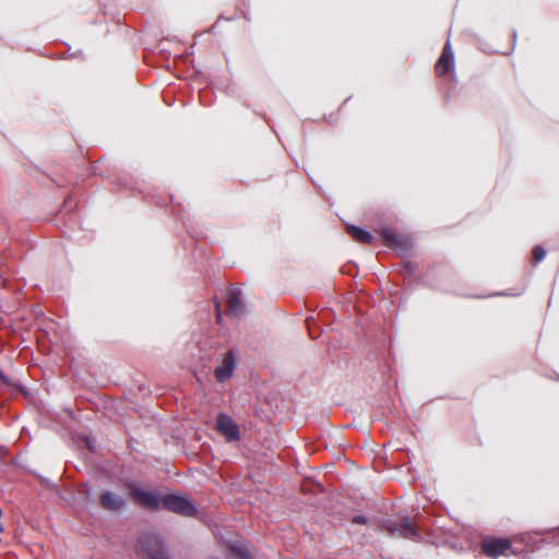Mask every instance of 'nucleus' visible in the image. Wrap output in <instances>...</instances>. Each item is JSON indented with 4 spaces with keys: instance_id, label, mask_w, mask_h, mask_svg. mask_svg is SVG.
<instances>
[{
    "instance_id": "f257e3e1",
    "label": "nucleus",
    "mask_w": 559,
    "mask_h": 559,
    "mask_svg": "<svg viewBox=\"0 0 559 559\" xmlns=\"http://www.w3.org/2000/svg\"><path fill=\"white\" fill-rule=\"evenodd\" d=\"M140 551L150 559H168L160 538L154 534H143L139 538Z\"/></svg>"
},
{
    "instance_id": "f03ea898",
    "label": "nucleus",
    "mask_w": 559,
    "mask_h": 559,
    "mask_svg": "<svg viewBox=\"0 0 559 559\" xmlns=\"http://www.w3.org/2000/svg\"><path fill=\"white\" fill-rule=\"evenodd\" d=\"M160 507L183 516H193L197 513L194 506L179 495H166L162 497Z\"/></svg>"
},
{
    "instance_id": "7ed1b4c3",
    "label": "nucleus",
    "mask_w": 559,
    "mask_h": 559,
    "mask_svg": "<svg viewBox=\"0 0 559 559\" xmlns=\"http://www.w3.org/2000/svg\"><path fill=\"white\" fill-rule=\"evenodd\" d=\"M383 530L392 537H401L411 540L419 539L417 527L407 518H404L400 523L385 522Z\"/></svg>"
},
{
    "instance_id": "20e7f679",
    "label": "nucleus",
    "mask_w": 559,
    "mask_h": 559,
    "mask_svg": "<svg viewBox=\"0 0 559 559\" xmlns=\"http://www.w3.org/2000/svg\"><path fill=\"white\" fill-rule=\"evenodd\" d=\"M511 545V540L506 537H485L480 547L487 557L496 559L499 556H506Z\"/></svg>"
},
{
    "instance_id": "39448f33",
    "label": "nucleus",
    "mask_w": 559,
    "mask_h": 559,
    "mask_svg": "<svg viewBox=\"0 0 559 559\" xmlns=\"http://www.w3.org/2000/svg\"><path fill=\"white\" fill-rule=\"evenodd\" d=\"M455 59L450 40H448L442 52L435 64V74L438 78L454 73Z\"/></svg>"
},
{
    "instance_id": "423d86ee",
    "label": "nucleus",
    "mask_w": 559,
    "mask_h": 559,
    "mask_svg": "<svg viewBox=\"0 0 559 559\" xmlns=\"http://www.w3.org/2000/svg\"><path fill=\"white\" fill-rule=\"evenodd\" d=\"M216 430L229 442L240 438L239 428L234 419L226 414H218L216 418Z\"/></svg>"
},
{
    "instance_id": "0eeeda50",
    "label": "nucleus",
    "mask_w": 559,
    "mask_h": 559,
    "mask_svg": "<svg viewBox=\"0 0 559 559\" xmlns=\"http://www.w3.org/2000/svg\"><path fill=\"white\" fill-rule=\"evenodd\" d=\"M130 497L144 509L158 510L160 508L162 498L135 486L130 489Z\"/></svg>"
},
{
    "instance_id": "6e6552de",
    "label": "nucleus",
    "mask_w": 559,
    "mask_h": 559,
    "mask_svg": "<svg viewBox=\"0 0 559 559\" xmlns=\"http://www.w3.org/2000/svg\"><path fill=\"white\" fill-rule=\"evenodd\" d=\"M227 314L229 317L238 318L245 312V305L240 300V290L233 288L227 294L226 299Z\"/></svg>"
},
{
    "instance_id": "1a4fd4ad",
    "label": "nucleus",
    "mask_w": 559,
    "mask_h": 559,
    "mask_svg": "<svg viewBox=\"0 0 559 559\" xmlns=\"http://www.w3.org/2000/svg\"><path fill=\"white\" fill-rule=\"evenodd\" d=\"M235 356L231 350L224 355L222 364L215 369V378L217 381L223 382L229 379L235 370Z\"/></svg>"
},
{
    "instance_id": "9d476101",
    "label": "nucleus",
    "mask_w": 559,
    "mask_h": 559,
    "mask_svg": "<svg viewBox=\"0 0 559 559\" xmlns=\"http://www.w3.org/2000/svg\"><path fill=\"white\" fill-rule=\"evenodd\" d=\"M382 242L390 248L394 249H408V240L402 236H399L391 228H384L381 230Z\"/></svg>"
},
{
    "instance_id": "9b49d317",
    "label": "nucleus",
    "mask_w": 559,
    "mask_h": 559,
    "mask_svg": "<svg viewBox=\"0 0 559 559\" xmlns=\"http://www.w3.org/2000/svg\"><path fill=\"white\" fill-rule=\"evenodd\" d=\"M99 504L108 511H119L126 504L124 499L112 491H105L99 497Z\"/></svg>"
},
{
    "instance_id": "f8f14e48",
    "label": "nucleus",
    "mask_w": 559,
    "mask_h": 559,
    "mask_svg": "<svg viewBox=\"0 0 559 559\" xmlns=\"http://www.w3.org/2000/svg\"><path fill=\"white\" fill-rule=\"evenodd\" d=\"M346 231L355 241L359 243L369 245L373 240V237L369 231L354 225H347Z\"/></svg>"
},
{
    "instance_id": "ddd939ff",
    "label": "nucleus",
    "mask_w": 559,
    "mask_h": 559,
    "mask_svg": "<svg viewBox=\"0 0 559 559\" xmlns=\"http://www.w3.org/2000/svg\"><path fill=\"white\" fill-rule=\"evenodd\" d=\"M231 555L238 559H251L250 554L246 546L241 544H231L229 546Z\"/></svg>"
},
{
    "instance_id": "4468645a",
    "label": "nucleus",
    "mask_w": 559,
    "mask_h": 559,
    "mask_svg": "<svg viewBox=\"0 0 559 559\" xmlns=\"http://www.w3.org/2000/svg\"><path fill=\"white\" fill-rule=\"evenodd\" d=\"M532 254H533L534 262L538 263L544 260V258L546 255V251L543 247L536 246V247H534Z\"/></svg>"
},
{
    "instance_id": "2eb2a0df",
    "label": "nucleus",
    "mask_w": 559,
    "mask_h": 559,
    "mask_svg": "<svg viewBox=\"0 0 559 559\" xmlns=\"http://www.w3.org/2000/svg\"><path fill=\"white\" fill-rule=\"evenodd\" d=\"M403 266L405 269V271L407 272L408 275H412L416 272L417 270V264L412 262V261H406L403 263Z\"/></svg>"
},
{
    "instance_id": "dca6fc26",
    "label": "nucleus",
    "mask_w": 559,
    "mask_h": 559,
    "mask_svg": "<svg viewBox=\"0 0 559 559\" xmlns=\"http://www.w3.org/2000/svg\"><path fill=\"white\" fill-rule=\"evenodd\" d=\"M353 522L357 523V524H365L366 523V519L364 516L357 515V516H355L353 519Z\"/></svg>"
},
{
    "instance_id": "f3484780",
    "label": "nucleus",
    "mask_w": 559,
    "mask_h": 559,
    "mask_svg": "<svg viewBox=\"0 0 559 559\" xmlns=\"http://www.w3.org/2000/svg\"><path fill=\"white\" fill-rule=\"evenodd\" d=\"M216 310H217L216 320H217V322H221V320H222V312H221L219 304L216 305Z\"/></svg>"
},
{
    "instance_id": "a211bd4d",
    "label": "nucleus",
    "mask_w": 559,
    "mask_h": 559,
    "mask_svg": "<svg viewBox=\"0 0 559 559\" xmlns=\"http://www.w3.org/2000/svg\"><path fill=\"white\" fill-rule=\"evenodd\" d=\"M0 283H3L2 276L0 275Z\"/></svg>"
}]
</instances>
